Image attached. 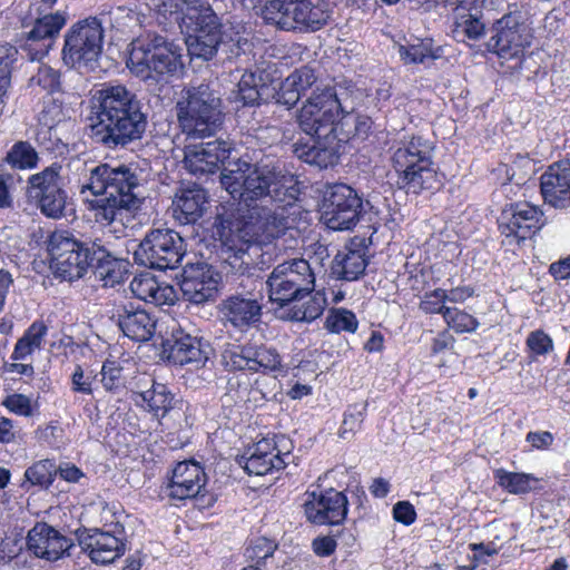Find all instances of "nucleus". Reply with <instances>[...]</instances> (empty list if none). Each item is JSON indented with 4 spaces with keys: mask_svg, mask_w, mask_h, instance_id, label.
<instances>
[{
    "mask_svg": "<svg viewBox=\"0 0 570 570\" xmlns=\"http://www.w3.org/2000/svg\"><path fill=\"white\" fill-rule=\"evenodd\" d=\"M89 108L88 135L106 148H125L147 129L144 104L124 85L105 83L92 95Z\"/></svg>",
    "mask_w": 570,
    "mask_h": 570,
    "instance_id": "nucleus-1",
    "label": "nucleus"
},
{
    "mask_svg": "<svg viewBox=\"0 0 570 570\" xmlns=\"http://www.w3.org/2000/svg\"><path fill=\"white\" fill-rule=\"evenodd\" d=\"M274 209L266 206L253 207L247 215L235 220L225 215H218L213 226V235L220 243L222 255H226L225 271L240 276L247 275V281L254 284L250 269H254L252 261H246L250 245L267 244L282 236L288 228V219L284 207Z\"/></svg>",
    "mask_w": 570,
    "mask_h": 570,
    "instance_id": "nucleus-2",
    "label": "nucleus"
},
{
    "mask_svg": "<svg viewBox=\"0 0 570 570\" xmlns=\"http://www.w3.org/2000/svg\"><path fill=\"white\" fill-rule=\"evenodd\" d=\"M145 181L144 171L137 164L111 166L100 164L90 170L88 183L81 194L90 191L86 199L95 220L104 226L122 220L125 210L138 209L141 205L139 188Z\"/></svg>",
    "mask_w": 570,
    "mask_h": 570,
    "instance_id": "nucleus-3",
    "label": "nucleus"
},
{
    "mask_svg": "<svg viewBox=\"0 0 570 570\" xmlns=\"http://www.w3.org/2000/svg\"><path fill=\"white\" fill-rule=\"evenodd\" d=\"M220 184L233 199L248 209L258 207L257 202L292 205L298 190L293 177L271 165H252L237 161L220 174Z\"/></svg>",
    "mask_w": 570,
    "mask_h": 570,
    "instance_id": "nucleus-4",
    "label": "nucleus"
},
{
    "mask_svg": "<svg viewBox=\"0 0 570 570\" xmlns=\"http://www.w3.org/2000/svg\"><path fill=\"white\" fill-rule=\"evenodd\" d=\"M433 149L432 142L422 136L403 139L393 147L391 161L397 174L396 183L406 194L419 195L441 186Z\"/></svg>",
    "mask_w": 570,
    "mask_h": 570,
    "instance_id": "nucleus-5",
    "label": "nucleus"
},
{
    "mask_svg": "<svg viewBox=\"0 0 570 570\" xmlns=\"http://www.w3.org/2000/svg\"><path fill=\"white\" fill-rule=\"evenodd\" d=\"M332 13L327 0H265L259 8L266 24L285 31H317L330 22Z\"/></svg>",
    "mask_w": 570,
    "mask_h": 570,
    "instance_id": "nucleus-6",
    "label": "nucleus"
},
{
    "mask_svg": "<svg viewBox=\"0 0 570 570\" xmlns=\"http://www.w3.org/2000/svg\"><path fill=\"white\" fill-rule=\"evenodd\" d=\"M176 109L179 126L188 137H210L223 125L220 99L208 85L186 89Z\"/></svg>",
    "mask_w": 570,
    "mask_h": 570,
    "instance_id": "nucleus-7",
    "label": "nucleus"
},
{
    "mask_svg": "<svg viewBox=\"0 0 570 570\" xmlns=\"http://www.w3.org/2000/svg\"><path fill=\"white\" fill-rule=\"evenodd\" d=\"M344 108L330 85L317 86L299 110V128L312 138L337 139V126Z\"/></svg>",
    "mask_w": 570,
    "mask_h": 570,
    "instance_id": "nucleus-8",
    "label": "nucleus"
},
{
    "mask_svg": "<svg viewBox=\"0 0 570 570\" xmlns=\"http://www.w3.org/2000/svg\"><path fill=\"white\" fill-rule=\"evenodd\" d=\"M127 67L144 79L173 75L181 67V55L161 36L138 38L130 45Z\"/></svg>",
    "mask_w": 570,
    "mask_h": 570,
    "instance_id": "nucleus-9",
    "label": "nucleus"
},
{
    "mask_svg": "<svg viewBox=\"0 0 570 570\" xmlns=\"http://www.w3.org/2000/svg\"><path fill=\"white\" fill-rule=\"evenodd\" d=\"M104 38L102 22L97 17L77 21L65 35L63 63L81 72L96 70L102 52Z\"/></svg>",
    "mask_w": 570,
    "mask_h": 570,
    "instance_id": "nucleus-10",
    "label": "nucleus"
},
{
    "mask_svg": "<svg viewBox=\"0 0 570 570\" xmlns=\"http://www.w3.org/2000/svg\"><path fill=\"white\" fill-rule=\"evenodd\" d=\"M266 286L271 302L285 306L302 301L314 292L315 273L308 261L288 259L273 268Z\"/></svg>",
    "mask_w": 570,
    "mask_h": 570,
    "instance_id": "nucleus-11",
    "label": "nucleus"
},
{
    "mask_svg": "<svg viewBox=\"0 0 570 570\" xmlns=\"http://www.w3.org/2000/svg\"><path fill=\"white\" fill-rule=\"evenodd\" d=\"M222 364L229 372L285 375L287 365L278 350L265 343L229 344L222 353Z\"/></svg>",
    "mask_w": 570,
    "mask_h": 570,
    "instance_id": "nucleus-12",
    "label": "nucleus"
},
{
    "mask_svg": "<svg viewBox=\"0 0 570 570\" xmlns=\"http://www.w3.org/2000/svg\"><path fill=\"white\" fill-rule=\"evenodd\" d=\"M50 268L56 278L73 282L91 267V242L81 243L67 232H55L47 244Z\"/></svg>",
    "mask_w": 570,
    "mask_h": 570,
    "instance_id": "nucleus-13",
    "label": "nucleus"
},
{
    "mask_svg": "<svg viewBox=\"0 0 570 570\" xmlns=\"http://www.w3.org/2000/svg\"><path fill=\"white\" fill-rule=\"evenodd\" d=\"M487 49L504 61L521 63L527 48L531 46L532 32L520 12H508L494 20L490 28Z\"/></svg>",
    "mask_w": 570,
    "mask_h": 570,
    "instance_id": "nucleus-14",
    "label": "nucleus"
},
{
    "mask_svg": "<svg viewBox=\"0 0 570 570\" xmlns=\"http://www.w3.org/2000/svg\"><path fill=\"white\" fill-rule=\"evenodd\" d=\"M185 253L184 239L177 232L157 228L146 234L134 253V259L138 265L151 269H175Z\"/></svg>",
    "mask_w": 570,
    "mask_h": 570,
    "instance_id": "nucleus-15",
    "label": "nucleus"
},
{
    "mask_svg": "<svg viewBox=\"0 0 570 570\" xmlns=\"http://www.w3.org/2000/svg\"><path fill=\"white\" fill-rule=\"evenodd\" d=\"M61 170L59 163H52L27 180V196L46 217L55 219L65 216L68 198Z\"/></svg>",
    "mask_w": 570,
    "mask_h": 570,
    "instance_id": "nucleus-16",
    "label": "nucleus"
},
{
    "mask_svg": "<svg viewBox=\"0 0 570 570\" xmlns=\"http://www.w3.org/2000/svg\"><path fill=\"white\" fill-rule=\"evenodd\" d=\"M223 256L222 272L227 278H232L236 282L237 286L246 289V294L236 293L226 297L222 303V313L229 321L233 326L243 328L249 327L250 325L259 322L262 316V304L259 303L258 296L253 292L262 282L258 279V275L255 274L257 271L256 266L250 269L252 279L254 284L247 281V275L240 276L236 273L225 271L226 255Z\"/></svg>",
    "mask_w": 570,
    "mask_h": 570,
    "instance_id": "nucleus-17",
    "label": "nucleus"
},
{
    "mask_svg": "<svg viewBox=\"0 0 570 570\" xmlns=\"http://www.w3.org/2000/svg\"><path fill=\"white\" fill-rule=\"evenodd\" d=\"M293 444L284 435L264 438L250 446L237 462L248 474L266 475L283 470L292 458Z\"/></svg>",
    "mask_w": 570,
    "mask_h": 570,
    "instance_id": "nucleus-18",
    "label": "nucleus"
},
{
    "mask_svg": "<svg viewBox=\"0 0 570 570\" xmlns=\"http://www.w3.org/2000/svg\"><path fill=\"white\" fill-rule=\"evenodd\" d=\"M76 537L81 550L96 564L112 563L127 551L125 528L119 522L109 529H78Z\"/></svg>",
    "mask_w": 570,
    "mask_h": 570,
    "instance_id": "nucleus-19",
    "label": "nucleus"
},
{
    "mask_svg": "<svg viewBox=\"0 0 570 570\" xmlns=\"http://www.w3.org/2000/svg\"><path fill=\"white\" fill-rule=\"evenodd\" d=\"M363 213V200L355 189L345 184H336L330 188L323 203V218L331 229L354 228Z\"/></svg>",
    "mask_w": 570,
    "mask_h": 570,
    "instance_id": "nucleus-20",
    "label": "nucleus"
},
{
    "mask_svg": "<svg viewBox=\"0 0 570 570\" xmlns=\"http://www.w3.org/2000/svg\"><path fill=\"white\" fill-rule=\"evenodd\" d=\"M543 213L528 202L512 203L501 212L498 228L503 244L519 245L531 238L543 226Z\"/></svg>",
    "mask_w": 570,
    "mask_h": 570,
    "instance_id": "nucleus-21",
    "label": "nucleus"
},
{
    "mask_svg": "<svg viewBox=\"0 0 570 570\" xmlns=\"http://www.w3.org/2000/svg\"><path fill=\"white\" fill-rule=\"evenodd\" d=\"M66 22L65 12L49 13L38 18L32 29L20 38V49L31 61L41 60L52 48Z\"/></svg>",
    "mask_w": 570,
    "mask_h": 570,
    "instance_id": "nucleus-22",
    "label": "nucleus"
},
{
    "mask_svg": "<svg viewBox=\"0 0 570 570\" xmlns=\"http://www.w3.org/2000/svg\"><path fill=\"white\" fill-rule=\"evenodd\" d=\"M304 503L307 520L314 524H341L347 515L348 499L344 492L328 489L320 494L311 493Z\"/></svg>",
    "mask_w": 570,
    "mask_h": 570,
    "instance_id": "nucleus-23",
    "label": "nucleus"
},
{
    "mask_svg": "<svg viewBox=\"0 0 570 570\" xmlns=\"http://www.w3.org/2000/svg\"><path fill=\"white\" fill-rule=\"evenodd\" d=\"M540 193L546 205L556 209L570 207V158L550 164L540 176Z\"/></svg>",
    "mask_w": 570,
    "mask_h": 570,
    "instance_id": "nucleus-24",
    "label": "nucleus"
},
{
    "mask_svg": "<svg viewBox=\"0 0 570 570\" xmlns=\"http://www.w3.org/2000/svg\"><path fill=\"white\" fill-rule=\"evenodd\" d=\"M27 546L36 557L47 561H57L69 556L75 544L71 539L61 534L53 527L38 522L28 533Z\"/></svg>",
    "mask_w": 570,
    "mask_h": 570,
    "instance_id": "nucleus-25",
    "label": "nucleus"
},
{
    "mask_svg": "<svg viewBox=\"0 0 570 570\" xmlns=\"http://www.w3.org/2000/svg\"><path fill=\"white\" fill-rule=\"evenodd\" d=\"M206 484L204 469L196 461H184L176 464L169 481L161 492L171 500L193 499Z\"/></svg>",
    "mask_w": 570,
    "mask_h": 570,
    "instance_id": "nucleus-26",
    "label": "nucleus"
},
{
    "mask_svg": "<svg viewBox=\"0 0 570 570\" xmlns=\"http://www.w3.org/2000/svg\"><path fill=\"white\" fill-rule=\"evenodd\" d=\"M232 145L216 139L202 144L185 156V167L193 175L214 174L219 165L229 158Z\"/></svg>",
    "mask_w": 570,
    "mask_h": 570,
    "instance_id": "nucleus-27",
    "label": "nucleus"
},
{
    "mask_svg": "<svg viewBox=\"0 0 570 570\" xmlns=\"http://www.w3.org/2000/svg\"><path fill=\"white\" fill-rule=\"evenodd\" d=\"M219 279L209 267H191L184 271L180 289L186 301L198 305L215 299Z\"/></svg>",
    "mask_w": 570,
    "mask_h": 570,
    "instance_id": "nucleus-28",
    "label": "nucleus"
},
{
    "mask_svg": "<svg viewBox=\"0 0 570 570\" xmlns=\"http://www.w3.org/2000/svg\"><path fill=\"white\" fill-rule=\"evenodd\" d=\"M163 353L169 363L179 366L207 360L202 341L183 330L174 331L171 337L164 342Z\"/></svg>",
    "mask_w": 570,
    "mask_h": 570,
    "instance_id": "nucleus-29",
    "label": "nucleus"
},
{
    "mask_svg": "<svg viewBox=\"0 0 570 570\" xmlns=\"http://www.w3.org/2000/svg\"><path fill=\"white\" fill-rule=\"evenodd\" d=\"M157 320L148 311L125 305L118 311V326L125 336L135 342H147L156 332Z\"/></svg>",
    "mask_w": 570,
    "mask_h": 570,
    "instance_id": "nucleus-30",
    "label": "nucleus"
},
{
    "mask_svg": "<svg viewBox=\"0 0 570 570\" xmlns=\"http://www.w3.org/2000/svg\"><path fill=\"white\" fill-rule=\"evenodd\" d=\"M91 267L95 275L104 282L105 287H114L124 282L128 272L127 263L112 256L101 239L91 242Z\"/></svg>",
    "mask_w": 570,
    "mask_h": 570,
    "instance_id": "nucleus-31",
    "label": "nucleus"
},
{
    "mask_svg": "<svg viewBox=\"0 0 570 570\" xmlns=\"http://www.w3.org/2000/svg\"><path fill=\"white\" fill-rule=\"evenodd\" d=\"M317 86L322 85L317 82L312 67L297 68L281 82L276 91L277 102L292 108L309 89L313 91Z\"/></svg>",
    "mask_w": 570,
    "mask_h": 570,
    "instance_id": "nucleus-32",
    "label": "nucleus"
},
{
    "mask_svg": "<svg viewBox=\"0 0 570 570\" xmlns=\"http://www.w3.org/2000/svg\"><path fill=\"white\" fill-rule=\"evenodd\" d=\"M366 247L351 242L335 255L332 273L337 279L353 282L358 279L368 265Z\"/></svg>",
    "mask_w": 570,
    "mask_h": 570,
    "instance_id": "nucleus-33",
    "label": "nucleus"
},
{
    "mask_svg": "<svg viewBox=\"0 0 570 570\" xmlns=\"http://www.w3.org/2000/svg\"><path fill=\"white\" fill-rule=\"evenodd\" d=\"M206 203V191L198 185L181 188L173 200V216L183 225L195 224L203 216Z\"/></svg>",
    "mask_w": 570,
    "mask_h": 570,
    "instance_id": "nucleus-34",
    "label": "nucleus"
},
{
    "mask_svg": "<svg viewBox=\"0 0 570 570\" xmlns=\"http://www.w3.org/2000/svg\"><path fill=\"white\" fill-rule=\"evenodd\" d=\"M135 403L160 421L175 407L177 399L166 384L154 382L150 389L136 394Z\"/></svg>",
    "mask_w": 570,
    "mask_h": 570,
    "instance_id": "nucleus-35",
    "label": "nucleus"
},
{
    "mask_svg": "<svg viewBox=\"0 0 570 570\" xmlns=\"http://www.w3.org/2000/svg\"><path fill=\"white\" fill-rule=\"evenodd\" d=\"M130 291L140 301L157 306L173 304L175 299L173 286L160 284L148 273L135 276L130 282Z\"/></svg>",
    "mask_w": 570,
    "mask_h": 570,
    "instance_id": "nucleus-36",
    "label": "nucleus"
},
{
    "mask_svg": "<svg viewBox=\"0 0 570 570\" xmlns=\"http://www.w3.org/2000/svg\"><path fill=\"white\" fill-rule=\"evenodd\" d=\"M312 144H296L294 153L303 161L327 168L338 160L337 139L312 138Z\"/></svg>",
    "mask_w": 570,
    "mask_h": 570,
    "instance_id": "nucleus-37",
    "label": "nucleus"
},
{
    "mask_svg": "<svg viewBox=\"0 0 570 570\" xmlns=\"http://www.w3.org/2000/svg\"><path fill=\"white\" fill-rule=\"evenodd\" d=\"M206 4L205 0H164L158 6V13L166 20L189 29Z\"/></svg>",
    "mask_w": 570,
    "mask_h": 570,
    "instance_id": "nucleus-38",
    "label": "nucleus"
},
{
    "mask_svg": "<svg viewBox=\"0 0 570 570\" xmlns=\"http://www.w3.org/2000/svg\"><path fill=\"white\" fill-rule=\"evenodd\" d=\"M453 37L458 41H478L485 35V23L481 11L476 7L465 9L456 8L455 21L452 29Z\"/></svg>",
    "mask_w": 570,
    "mask_h": 570,
    "instance_id": "nucleus-39",
    "label": "nucleus"
},
{
    "mask_svg": "<svg viewBox=\"0 0 570 570\" xmlns=\"http://www.w3.org/2000/svg\"><path fill=\"white\" fill-rule=\"evenodd\" d=\"M495 483L510 494L522 495L539 489L540 480L531 473L511 472L497 469L493 472Z\"/></svg>",
    "mask_w": 570,
    "mask_h": 570,
    "instance_id": "nucleus-40",
    "label": "nucleus"
},
{
    "mask_svg": "<svg viewBox=\"0 0 570 570\" xmlns=\"http://www.w3.org/2000/svg\"><path fill=\"white\" fill-rule=\"evenodd\" d=\"M269 94V87L263 82L262 76L256 71L245 72L237 90V100L244 106H258Z\"/></svg>",
    "mask_w": 570,
    "mask_h": 570,
    "instance_id": "nucleus-41",
    "label": "nucleus"
},
{
    "mask_svg": "<svg viewBox=\"0 0 570 570\" xmlns=\"http://www.w3.org/2000/svg\"><path fill=\"white\" fill-rule=\"evenodd\" d=\"M57 476V466L55 460L45 459L35 462L24 471V481L21 488L29 490L30 487L48 489L55 482Z\"/></svg>",
    "mask_w": 570,
    "mask_h": 570,
    "instance_id": "nucleus-42",
    "label": "nucleus"
},
{
    "mask_svg": "<svg viewBox=\"0 0 570 570\" xmlns=\"http://www.w3.org/2000/svg\"><path fill=\"white\" fill-rule=\"evenodd\" d=\"M220 32H194L187 38V49L191 58L210 60L220 45Z\"/></svg>",
    "mask_w": 570,
    "mask_h": 570,
    "instance_id": "nucleus-43",
    "label": "nucleus"
},
{
    "mask_svg": "<svg viewBox=\"0 0 570 570\" xmlns=\"http://www.w3.org/2000/svg\"><path fill=\"white\" fill-rule=\"evenodd\" d=\"M4 163L13 169L30 170L38 166L39 156L28 141H17L8 150Z\"/></svg>",
    "mask_w": 570,
    "mask_h": 570,
    "instance_id": "nucleus-44",
    "label": "nucleus"
},
{
    "mask_svg": "<svg viewBox=\"0 0 570 570\" xmlns=\"http://www.w3.org/2000/svg\"><path fill=\"white\" fill-rule=\"evenodd\" d=\"M324 327L330 333H355L358 327L356 315L346 308H331L326 316Z\"/></svg>",
    "mask_w": 570,
    "mask_h": 570,
    "instance_id": "nucleus-45",
    "label": "nucleus"
},
{
    "mask_svg": "<svg viewBox=\"0 0 570 570\" xmlns=\"http://www.w3.org/2000/svg\"><path fill=\"white\" fill-rule=\"evenodd\" d=\"M124 367L118 360L107 358L101 366V384L109 393H118L126 385Z\"/></svg>",
    "mask_w": 570,
    "mask_h": 570,
    "instance_id": "nucleus-46",
    "label": "nucleus"
},
{
    "mask_svg": "<svg viewBox=\"0 0 570 570\" xmlns=\"http://www.w3.org/2000/svg\"><path fill=\"white\" fill-rule=\"evenodd\" d=\"M1 405L10 413L24 417L32 416L39 411L38 401L22 393H11L7 395L2 400Z\"/></svg>",
    "mask_w": 570,
    "mask_h": 570,
    "instance_id": "nucleus-47",
    "label": "nucleus"
},
{
    "mask_svg": "<svg viewBox=\"0 0 570 570\" xmlns=\"http://www.w3.org/2000/svg\"><path fill=\"white\" fill-rule=\"evenodd\" d=\"M97 373L91 368H85L76 364L70 374V391L80 395H92L95 391Z\"/></svg>",
    "mask_w": 570,
    "mask_h": 570,
    "instance_id": "nucleus-48",
    "label": "nucleus"
},
{
    "mask_svg": "<svg viewBox=\"0 0 570 570\" xmlns=\"http://www.w3.org/2000/svg\"><path fill=\"white\" fill-rule=\"evenodd\" d=\"M443 320L455 333H471L479 326V321L474 316L456 307L446 309Z\"/></svg>",
    "mask_w": 570,
    "mask_h": 570,
    "instance_id": "nucleus-49",
    "label": "nucleus"
},
{
    "mask_svg": "<svg viewBox=\"0 0 570 570\" xmlns=\"http://www.w3.org/2000/svg\"><path fill=\"white\" fill-rule=\"evenodd\" d=\"M30 81L51 95L61 91L62 88L61 72L47 65L40 66Z\"/></svg>",
    "mask_w": 570,
    "mask_h": 570,
    "instance_id": "nucleus-50",
    "label": "nucleus"
},
{
    "mask_svg": "<svg viewBox=\"0 0 570 570\" xmlns=\"http://www.w3.org/2000/svg\"><path fill=\"white\" fill-rule=\"evenodd\" d=\"M400 55L404 61L410 63H423L436 58L429 40H417L416 43L401 46Z\"/></svg>",
    "mask_w": 570,
    "mask_h": 570,
    "instance_id": "nucleus-51",
    "label": "nucleus"
},
{
    "mask_svg": "<svg viewBox=\"0 0 570 570\" xmlns=\"http://www.w3.org/2000/svg\"><path fill=\"white\" fill-rule=\"evenodd\" d=\"M446 302L445 289L439 287L432 291H428L422 295L419 308L424 314H441L444 318L445 311L450 308L445 305Z\"/></svg>",
    "mask_w": 570,
    "mask_h": 570,
    "instance_id": "nucleus-52",
    "label": "nucleus"
},
{
    "mask_svg": "<svg viewBox=\"0 0 570 570\" xmlns=\"http://www.w3.org/2000/svg\"><path fill=\"white\" fill-rule=\"evenodd\" d=\"M326 306L324 294L317 292L302 307L293 313V320L301 322H313L320 317Z\"/></svg>",
    "mask_w": 570,
    "mask_h": 570,
    "instance_id": "nucleus-53",
    "label": "nucleus"
},
{
    "mask_svg": "<svg viewBox=\"0 0 570 570\" xmlns=\"http://www.w3.org/2000/svg\"><path fill=\"white\" fill-rule=\"evenodd\" d=\"M276 548L277 546L274 541L265 537H258L249 541L245 556L250 560L261 562L272 557Z\"/></svg>",
    "mask_w": 570,
    "mask_h": 570,
    "instance_id": "nucleus-54",
    "label": "nucleus"
},
{
    "mask_svg": "<svg viewBox=\"0 0 570 570\" xmlns=\"http://www.w3.org/2000/svg\"><path fill=\"white\" fill-rule=\"evenodd\" d=\"M531 357L544 356L553 350L552 338L542 330L531 332L525 341Z\"/></svg>",
    "mask_w": 570,
    "mask_h": 570,
    "instance_id": "nucleus-55",
    "label": "nucleus"
},
{
    "mask_svg": "<svg viewBox=\"0 0 570 570\" xmlns=\"http://www.w3.org/2000/svg\"><path fill=\"white\" fill-rule=\"evenodd\" d=\"M188 30L194 32H220L219 19L208 3L197 17V21L193 22Z\"/></svg>",
    "mask_w": 570,
    "mask_h": 570,
    "instance_id": "nucleus-56",
    "label": "nucleus"
},
{
    "mask_svg": "<svg viewBox=\"0 0 570 570\" xmlns=\"http://www.w3.org/2000/svg\"><path fill=\"white\" fill-rule=\"evenodd\" d=\"M18 49L9 43H0V83H10L12 65Z\"/></svg>",
    "mask_w": 570,
    "mask_h": 570,
    "instance_id": "nucleus-57",
    "label": "nucleus"
},
{
    "mask_svg": "<svg viewBox=\"0 0 570 570\" xmlns=\"http://www.w3.org/2000/svg\"><path fill=\"white\" fill-rule=\"evenodd\" d=\"M365 407L362 410L357 409L356 405L350 406L344 413V420L340 429L341 438H345L346 433H355L361 429L364 421Z\"/></svg>",
    "mask_w": 570,
    "mask_h": 570,
    "instance_id": "nucleus-58",
    "label": "nucleus"
},
{
    "mask_svg": "<svg viewBox=\"0 0 570 570\" xmlns=\"http://www.w3.org/2000/svg\"><path fill=\"white\" fill-rule=\"evenodd\" d=\"M393 518L404 525H411L416 520V512L409 501H399L393 507Z\"/></svg>",
    "mask_w": 570,
    "mask_h": 570,
    "instance_id": "nucleus-59",
    "label": "nucleus"
},
{
    "mask_svg": "<svg viewBox=\"0 0 570 570\" xmlns=\"http://www.w3.org/2000/svg\"><path fill=\"white\" fill-rule=\"evenodd\" d=\"M525 441L530 443L532 450H548L553 441L554 435L549 431H530L525 435Z\"/></svg>",
    "mask_w": 570,
    "mask_h": 570,
    "instance_id": "nucleus-60",
    "label": "nucleus"
},
{
    "mask_svg": "<svg viewBox=\"0 0 570 570\" xmlns=\"http://www.w3.org/2000/svg\"><path fill=\"white\" fill-rule=\"evenodd\" d=\"M48 333V326L42 321H35L22 335L33 347L39 350Z\"/></svg>",
    "mask_w": 570,
    "mask_h": 570,
    "instance_id": "nucleus-61",
    "label": "nucleus"
},
{
    "mask_svg": "<svg viewBox=\"0 0 570 570\" xmlns=\"http://www.w3.org/2000/svg\"><path fill=\"white\" fill-rule=\"evenodd\" d=\"M336 546L332 537H321L313 541V550L320 557H330L335 552Z\"/></svg>",
    "mask_w": 570,
    "mask_h": 570,
    "instance_id": "nucleus-62",
    "label": "nucleus"
},
{
    "mask_svg": "<svg viewBox=\"0 0 570 570\" xmlns=\"http://www.w3.org/2000/svg\"><path fill=\"white\" fill-rule=\"evenodd\" d=\"M473 295L474 288L469 285L458 286L455 288H451L450 291L445 289L446 301L450 303L462 304Z\"/></svg>",
    "mask_w": 570,
    "mask_h": 570,
    "instance_id": "nucleus-63",
    "label": "nucleus"
},
{
    "mask_svg": "<svg viewBox=\"0 0 570 570\" xmlns=\"http://www.w3.org/2000/svg\"><path fill=\"white\" fill-rule=\"evenodd\" d=\"M549 273L558 281L570 278V255L552 263L549 267Z\"/></svg>",
    "mask_w": 570,
    "mask_h": 570,
    "instance_id": "nucleus-64",
    "label": "nucleus"
}]
</instances>
